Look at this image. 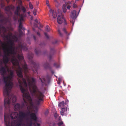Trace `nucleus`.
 <instances>
[{"label": "nucleus", "mask_w": 126, "mask_h": 126, "mask_svg": "<svg viewBox=\"0 0 126 126\" xmlns=\"http://www.w3.org/2000/svg\"><path fill=\"white\" fill-rule=\"evenodd\" d=\"M23 96L25 99L23 98V101L26 105L25 108H27L28 111L26 113L24 112L19 111L18 114L17 112H12L10 115L11 119H17L12 121L11 123L10 121L9 116L7 112L10 111L9 108L10 102H12L13 104H14L16 101L15 102H13L12 98H11L9 106H8L7 105H6L5 106L4 105L5 108L4 119L6 126H13V124L15 126H32V121H30V122H29L28 121H26V123L25 124L23 122V121L25 118L29 115L30 116V114L31 113V110L33 108V106L32 100L28 93H24Z\"/></svg>", "instance_id": "1"}, {"label": "nucleus", "mask_w": 126, "mask_h": 126, "mask_svg": "<svg viewBox=\"0 0 126 126\" xmlns=\"http://www.w3.org/2000/svg\"><path fill=\"white\" fill-rule=\"evenodd\" d=\"M4 37L8 40L9 42L7 44H10L8 47L7 44L1 43L2 49L3 51L4 54L3 58V61L4 63H7L9 61V57L10 55H12L11 58V62L13 65L18 64V61H22L24 62V64L22 65V68L25 74H26L28 72V69L26 64L24 61L23 56L22 54H17L16 51L19 50L21 53V50H26L28 48L25 43H23L22 42L19 43L18 42V45L17 47H15L13 46V43L12 40L9 38L8 35L4 36Z\"/></svg>", "instance_id": "2"}, {"label": "nucleus", "mask_w": 126, "mask_h": 126, "mask_svg": "<svg viewBox=\"0 0 126 126\" xmlns=\"http://www.w3.org/2000/svg\"><path fill=\"white\" fill-rule=\"evenodd\" d=\"M18 61V65H13L14 66H17L18 67L16 70L17 75L18 77L17 79V80L20 90L21 92L23 94V98L25 99L23 96L24 93H28L30 95L29 92L25 89L22 86L23 84L24 87L25 88H27L28 86L31 95L34 96L35 98V103L37 105H39L42 102L44 101L43 98L44 95V94L39 90L36 85H34L32 89L31 87L32 86V84L30 82H29L28 85L26 79L23 78L22 72V69L20 67L19 65V61Z\"/></svg>", "instance_id": "3"}, {"label": "nucleus", "mask_w": 126, "mask_h": 126, "mask_svg": "<svg viewBox=\"0 0 126 126\" xmlns=\"http://www.w3.org/2000/svg\"><path fill=\"white\" fill-rule=\"evenodd\" d=\"M7 71L10 73L9 75L7 77L4 76L3 79L5 85L4 88L3 93L4 97V105L6 106L7 105L9 106L10 101L11 98H12V102H15L16 100V97L13 94L9 95L11 90L13 86V84L11 81L13 77V72L12 70L9 69H7Z\"/></svg>", "instance_id": "4"}, {"label": "nucleus", "mask_w": 126, "mask_h": 126, "mask_svg": "<svg viewBox=\"0 0 126 126\" xmlns=\"http://www.w3.org/2000/svg\"><path fill=\"white\" fill-rule=\"evenodd\" d=\"M0 18H3L0 19V23L2 25H1L0 24V34L1 33L4 34L7 30L4 26L6 25L7 23L9 22V20L8 17H4L3 15L0 14Z\"/></svg>", "instance_id": "5"}, {"label": "nucleus", "mask_w": 126, "mask_h": 126, "mask_svg": "<svg viewBox=\"0 0 126 126\" xmlns=\"http://www.w3.org/2000/svg\"><path fill=\"white\" fill-rule=\"evenodd\" d=\"M33 56V54L31 52H29L28 55V57L29 60V63L31 64V66H33V68H34L35 70L36 71L37 66L36 63L32 60Z\"/></svg>", "instance_id": "6"}, {"label": "nucleus", "mask_w": 126, "mask_h": 126, "mask_svg": "<svg viewBox=\"0 0 126 126\" xmlns=\"http://www.w3.org/2000/svg\"><path fill=\"white\" fill-rule=\"evenodd\" d=\"M3 63L5 64V66L3 67V63L2 62H0V72L1 74L4 76L6 73L5 68H6L8 69H9L7 65L6 64L8 63V62L7 63H4L3 61Z\"/></svg>", "instance_id": "7"}, {"label": "nucleus", "mask_w": 126, "mask_h": 126, "mask_svg": "<svg viewBox=\"0 0 126 126\" xmlns=\"http://www.w3.org/2000/svg\"><path fill=\"white\" fill-rule=\"evenodd\" d=\"M57 21V22L59 24H62L63 21H64L65 25H66L67 24L65 18L63 17V16L62 14L58 16Z\"/></svg>", "instance_id": "8"}, {"label": "nucleus", "mask_w": 126, "mask_h": 126, "mask_svg": "<svg viewBox=\"0 0 126 126\" xmlns=\"http://www.w3.org/2000/svg\"><path fill=\"white\" fill-rule=\"evenodd\" d=\"M26 106L25 102L22 103L21 105L18 103L16 104L14 106V109L16 111H17L23 108H25Z\"/></svg>", "instance_id": "9"}, {"label": "nucleus", "mask_w": 126, "mask_h": 126, "mask_svg": "<svg viewBox=\"0 0 126 126\" xmlns=\"http://www.w3.org/2000/svg\"><path fill=\"white\" fill-rule=\"evenodd\" d=\"M55 52L56 51L54 47H50L49 53L48 56L50 60H51L53 57Z\"/></svg>", "instance_id": "10"}, {"label": "nucleus", "mask_w": 126, "mask_h": 126, "mask_svg": "<svg viewBox=\"0 0 126 126\" xmlns=\"http://www.w3.org/2000/svg\"><path fill=\"white\" fill-rule=\"evenodd\" d=\"M14 8L15 7L14 6L12 5H11L5 7V11H7V12H9L11 14V12L10 11V10H13L14 9Z\"/></svg>", "instance_id": "11"}, {"label": "nucleus", "mask_w": 126, "mask_h": 126, "mask_svg": "<svg viewBox=\"0 0 126 126\" xmlns=\"http://www.w3.org/2000/svg\"><path fill=\"white\" fill-rule=\"evenodd\" d=\"M39 78L41 82L42 85V86H47V82L46 81L45 78L44 77H39Z\"/></svg>", "instance_id": "12"}, {"label": "nucleus", "mask_w": 126, "mask_h": 126, "mask_svg": "<svg viewBox=\"0 0 126 126\" xmlns=\"http://www.w3.org/2000/svg\"><path fill=\"white\" fill-rule=\"evenodd\" d=\"M70 16L71 18H76L77 16L76 11L75 10H73L72 11Z\"/></svg>", "instance_id": "13"}, {"label": "nucleus", "mask_w": 126, "mask_h": 126, "mask_svg": "<svg viewBox=\"0 0 126 126\" xmlns=\"http://www.w3.org/2000/svg\"><path fill=\"white\" fill-rule=\"evenodd\" d=\"M30 116L31 118L35 121H36L37 120V118L36 114L35 113H32L30 114Z\"/></svg>", "instance_id": "14"}, {"label": "nucleus", "mask_w": 126, "mask_h": 126, "mask_svg": "<svg viewBox=\"0 0 126 126\" xmlns=\"http://www.w3.org/2000/svg\"><path fill=\"white\" fill-rule=\"evenodd\" d=\"M19 17V20H18V22H22L24 20L23 18L25 16V15L23 14H20L18 16Z\"/></svg>", "instance_id": "15"}, {"label": "nucleus", "mask_w": 126, "mask_h": 126, "mask_svg": "<svg viewBox=\"0 0 126 126\" xmlns=\"http://www.w3.org/2000/svg\"><path fill=\"white\" fill-rule=\"evenodd\" d=\"M43 66L44 68L46 69L48 68H50L49 65L48 63L47 62L44 63Z\"/></svg>", "instance_id": "16"}, {"label": "nucleus", "mask_w": 126, "mask_h": 126, "mask_svg": "<svg viewBox=\"0 0 126 126\" xmlns=\"http://www.w3.org/2000/svg\"><path fill=\"white\" fill-rule=\"evenodd\" d=\"M67 110V109L64 108H62L61 111V114L62 116L64 114L65 112Z\"/></svg>", "instance_id": "17"}, {"label": "nucleus", "mask_w": 126, "mask_h": 126, "mask_svg": "<svg viewBox=\"0 0 126 126\" xmlns=\"http://www.w3.org/2000/svg\"><path fill=\"white\" fill-rule=\"evenodd\" d=\"M5 6V5L3 0H0V6L2 8H3Z\"/></svg>", "instance_id": "18"}, {"label": "nucleus", "mask_w": 126, "mask_h": 126, "mask_svg": "<svg viewBox=\"0 0 126 126\" xmlns=\"http://www.w3.org/2000/svg\"><path fill=\"white\" fill-rule=\"evenodd\" d=\"M52 16L53 18H56L57 16V14L55 10H53L52 13Z\"/></svg>", "instance_id": "19"}, {"label": "nucleus", "mask_w": 126, "mask_h": 126, "mask_svg": "<svg viewBox=\"0 0 126 126\" xmlns=\"http://www.w3.org/2000/svg\"><path fill=\"white\" fill-rule=\"evenodd\" d=\"M70 22L72 23V26H73L74 23L75 19L76 18H71L70 17Z\"/></svg>", "instance_id": "20"}, {"label": "nucleus", "mask_w": 126, "mask_h": 126, "mask_svg": "<svg viewBox=\"0 0 126 126\" xmlns=\"http://www.w3.org/2000/svg\"><path fill=\"white\" fill-rule=\"evenodd\" d=\"M12 38L14 39V41L16 42H17L18 41V39L16 36L14 35H13Z\"/></svg>", "instance_id": "21"}, {"label": "nucleus", "mask_w": 126, "mask_h": 126, "mask_svg": "<svg viewBox=\"0 0 126 126\" xmlns=\"http://www.w3.org/2000/svg\"><path fill=\"white\" fill-rule=\"evenodd\" d=\"M59 107H62L64 106V102L62 101L59 103L58 104Z\"/></svg>", "instance_id": "22"}, {"label": "nucleus", "mask_w": 126, "mask_h": 126, "mask_svg": "<svg viewBox=\"0 0 126 126\" xmlns=\"http://www.w3.org/2000/svg\"><path fill=\"white\" fill-rule=\"evenodd\" d=\"M58 43V40H54L52 41V44L55 45L57 44Z\"/></svg>", "instance_id": "23"}, {"label": "nucleus", "mask_w": 126, "mask_h": 126, "mask_svg": "<svg viewBox=\"0 0 126 126\" xmlns=\"http://www.w3.org/2000/svg\"><path fill=\"white\" fill-rule=\"evenodd\" d=\"M17 3L18 4V6H21V7L22 6V1L21 0H18L17 2Z\"/></svg>", "instance_id": "24"}, {"label": "nucleus", "mask_w": 126, "mask_h": 126, "mask_svg": "<svg viewBox=\"0 0 126 126\" xmlns=\"http://www.w3.org/2000/svg\"><path fill=\"white\" fill-rule=\"evenodd\" d=\"M19 12V11H18L17 10H16L15 12V15L18 16L20 14Z\"/></svg>", "instance_id": "25"}, {"label": "nucleus", "mask_w": 126, "mask_h": 126, "mask_svg": "<svg viewBox=\"0 0 126 126\" xmlns=\"http://www.w3.org/2000/svg\"><path fill=\"white\" fill-rule=\"evenodd\" d=\"M65 4H63V11L65 13L66 11V8Z\"/></svg>", "instance_id": "26"}, {"label": "nucleus", "mask_w": 126, "mask_h": 126, "mask_svg": "<svg viewBox=\"0 0 126 126\" xmlns=\"http://www.w3.org/2000/svg\"><path fill=\"white\" fill-rule=\"evenodd\" d=\"M21 9L23 11L24 13H25L26 12V9L23 6H22L21 7Z\"/></svg>", "instance_id": "27"}, {"label": "nucleus", "mask_w": 126, "mask_h": 126, "mask_svg": "<svg viewBox=\"0 0 126 126\" xmlns=\"http://www.w3.org/2000/svg\"><path fill=\"white\" fill-rule=\"evenodd\" d=\"M35 52L36 54L37 55H39L40 52V51L37 50L36 49H35Z\"/></svg>", "instance_id": "28"}, {"label": "nucleus", "mask_w": 126, "mask_h": 126, "mask_svg": "<svg viewBox=\"0 0 126 126\" xmlns=\"http://www.w3.org/2000/svg\"><path fill=\"white\" fill-rule=\"evenodd\" d=\"M63 32L65 33L68 36L70 35V34L68 33L66 31V29L65 28H64L63 29Z\"/></svg>", "instance_id": "29"}, {"label": "nucleus", "mask_w": 126, "mask_h": 126, "mask_svg": "<svg viewBox=\"0 0 126 126\" xmlns=\"http://www.w3.org/2000/svg\"><path fill=\"white\" fill-rule=\"evenodd\" d=\"M45 29L46 30L47 32H49L50 29V27L48 26H46L45 28Z\"/></svg>", "instance_id": "30"}, {"label": "nucleus", "mask_w": 126, "mask_h": 126, "mask_svg": "<svg viewBox=\"0 0 126 126\" xmlns=\"http://www.w3.org/2000/svg\"><path fill=\"white\" fill-rule=\"evenodd\" d=\"M19 28L21 29H22L23 28L22 27V22H19Z\"/></svg>", "instance_id": "31"}, {"label": "nucleus", "mask_w": 126, "mask_h": 126, "mask_svg": "<svg viewBox=\"0 0 126 126\" xmlns=\"http://www.w3.org/2000/svg\"><path fill=\"white\" fill-rule=\"evenodd\" d=\"M54 1L55 3V4L57 7H58L59 5V3L57 0H54Z\"/></svg>", "instance_id": "32"}, {"label": "nucleus", "mask_w": 126, "mask_h": 126, "mask_svg": "<svg viewBox=\"0 0 126 126\" xmlns=\"http://www.w3.org/2000/svg\"><path fill=\"white\" fill-rule=\"evenodd\" d=\"M54 66L57 68H58L59 67L60 65L56 63H54Z\"/></svg>", "instance_id": "33"}, {"label": "nucleus", "mask_w": 126, "mask_h": 126, "mask_svg": "<svg viewBox=\"0 0 126 126\" xmlns=\"http://www.w3.org/2000/svg\"><path fill=\"white\" fill-rule=\"evenodd\" d=\"M13 35V34L11 33V32H10L8 34V35L9 36V38L10 39L11 37H13V35Z\"/></svg>", "instance_id": "34"}, {"label": "nucleus", "mask_w": 126, "mask_h": 126, "mask_svg": "<svg viewBox=\"0 0 126 126\" xmlns=\"http://www.w3.org/2000/svg\"><path fill=\"white\" fill-rule=\"evenodd\" d=\"M29 7L31 9H32L33 8V5L31 4V2H30L29 3Z\"/></svg>", "instance_id": "35"}, {"label": "nucleus", "mask_w": 126, "mask_h": 126, "mask_svg": "<svg viewBox=\"0 0 126 126\" xmlns=\"http://www.w3.org/2000/svg\"><path fill=\"white\" fill-rule=\"evenodd\" d=\"M65 6L66 7H67V9H69L71 7V6L70 5H68L67 4H66L65 5Z\"/></svg>", "instance_id": "36"}, {"label": "nucleus", "mask_w": 126, "mask_h": 126, "mask_svg": "<svg viewBox=\"0 0 126 126\" xmlns=\"http://www.w3.org/2000/svg\"><path fill=\"white\" fill-rule=\"evenodd\" d=\"M37 11V10L34 9L33 11V14H34V15L35 16L36 15V12Z\"/></svg>", "instance_id": "37"}, {"label": "nucleus", "mask_w": 126, "mask_h": 126, "mask_svg": "<svg viewBox=\"0 0 126 126\" xmlns=\"http://www.w3.org/2000/svg\"><path fill=\"white\" fill-rule=\"evenodd\" d=\"M63 124V122L62 121L58 123L57 125L59 126H60L61 125Z\"/></svg>", "instance_id": "38"}, {"label": "nucleus", "mask_w": 126, "mask_h": 126, "mask_svg": "<svg viewBox=\"0 0 126 126\" xmlns=\"http://www.w3.org/2000/svg\"><path fill=\"white\" fill-rule=\"evenodd\" d=\"M20 8H21V6H18L16 7V10H17L18 11H19Z\"/></svg>", "instance_id": "39"}, {"label": "nucleus", "mask_w": 126, "mask_h": 126, "mask_svg": "<svg viewBox=\"0 0 126 126\" xmlns=\"http://www.w3.org/2000/svg\"><path fill=\"white\" fill-rule=\"evenodd\" d=\"M46 3L47 5L48 6H49V3L48 0H46Z\"/></svg>", "instance_id": "40"}, {"label": "nucleus", "mask_w": 126, "mask_h": 126, "mask_svg": "<svg viewBox=\"0 0 126 126\" xmlns=\"http://www.w3.org/2000/svg\"><path fill=\"white\" fill-rule=\"evenodd\" d=\"M45 43L44 42H43L40 43V44L41 46H45Z\"/></svg>", "instance_id": "41"}, {"label": "nucleus", "mask_w": 126, "mask_h": 126, "mask_svg": "<svg viewBox=\"0 0 126 126\" xmlns=\"http://www.w3.org/2000/svg\"><path fill=\"white\" fill-rule=\"evenodd\" d=\"M32 83H34L35 81V80L34 78H32Z\"/></svg>", "instance_id": "42"}, {"label": "nucleus", "mask_w": 126, "mask_h": 126, "mask_svg": "<svg viewBox=\"0 0 126 126\" xmlns=\"http://www.w3.org/2000/svg\"><path fill=\"white\" fill-rule=\"evenodd\" d=\"M58 32L59 33V34L60 36H63V34L61 33L60 31L59 30H58Z\"/></svg>", "instance_id": "43"}, {"label": "nucleus", "mask_w": 126, "mask_h": 126, "mask_svg": "<svg viewBox=\"0 0 126 126\" xmlns=\"http://www.w3.org/2000/svg\"><path fill=\"white\" fill-rule=\"evenodd\" d=\"M22 29L23 30H24L25 29V28H23L22 29H21L20 28H19V30H18V31L19 32H22V31H21V30Z\"/></svg>", "instance_id": "44"}, {"label": "nucleus", "mask_w": 126, "mask_h": 126, "mask_svg": "<svg viewBox=\"0 0 126 126\" xmlns=\"http://www.w3.org/2000/svg\"><path fill=\"white\" fill-rule=\"evenodd\" d=\"M39 23H34V26L35 27H38V24Z\"/></svg>", "instance_id": "45"}, {"label": "nucleus", "mask_w": 126, "mask_h": 126, "mask_svg": "<svg viewBox=\"0 0 126 126\" xmlns=\"http://www.w3.org/2000/svg\"><path fill=\"white\" fill-rule=\"evenodd\" d=\"M44 34L45 36L48 39L49 38L48 36L47 35V34L45 32L44 33Z\"/></svg>", "instance_id": "46"}, {"label": "nucleus", "mask_w": 126, "mask_h": 126, "mask_svg": "<svg viewBox=\"0 0 126 126\" xmlns=\"http://www.w3.org/2000/svg\"><path fill=\"white\" fill-rule=\"evenodd\" d=\"M73 8H76L77 7V6L76 4L74 3L73 4Z\"/></svg>", "instance_id": "47"}, {"label": "nucleus", "mask_w": 126, "mask_h": 126, "mask_svg": "<svg viewBox=\"0 0 126 126\" xmlns=\"http://www.w3.org/2000/svg\"><path fill=\"white\" fill-rule=\"evenodd\" d=\"M48 110H47L45 112V114L46 115L48 114Z\"/></svg>", "instance_id": "48"}, {"label": "nucleus", "mask_w": 126, "mask_h": 126, "mask_svg": "<svg viewBox=\"0 0 126 126\" xmlns=\"http://www.w3.org/2000/svg\"><path fill=\"white\" fill-rule=\"evenodd\" d=\"M53 10V11L51 9H50L49 10V12L51 13V14H52Z\"/></svg>", "instance_id": "49"}, {"label": "nucleus", "mask_w": 126, "mask_h": 126, "mask_svg": "<svg viewBox=\"0 0 126 126\" xmlns=\"http://www.w3.org/2000/svg\"><path fill=\"white\" fill-rule=\"evenodd\" d=\"M54 116L55 117H57L58 116V115L57 113H55L54 114Z\"/></svg>", "instance_id": "50"}, {"label": "nucleus", "mask_w": 126, "mask_h": 126, "mask_svg": "<svg viewBox=\"0 0 126 126\" xmlns=\"http://www.w3.org/2000/svg\"><path fill=\"white\" fill-rule=\"evenodd\" d=\"M35 22L36 23H39L38 22L37 19L35 20Z\"/></svg>", "instance_id": "51"}, {"label": "nucleus", "mask_w": 126, "mask_h": 126, "mask_svg": "<svg viewBox=\"0 0 126 126\" xmlns=\"http://www.w3.org/2000/svg\"><path fill=\"white\" fill-rule=\"evenodd\" d=\"M19 35L20 36H21L22 35H23V32H22L21 33V32H19Z\"/></svg>", "instance_id": "52"}, {"label": "nucleus", "mask_w": 126, "mask_h": 126, "mask_svg": "<svg viewBox=\"0 0 126 126\" xmlns=\"http://www.w3.org/2000/svg\"><path fill=\"white\" fill-rule=\"evenodd\" d=\"M33 37L34 40H36V38L35 36L34 35H33Z\"/></svg>", "instance_id": "53"}, {"label": "nucleus", "mask_w": 126, "mask_h": 126, "mask_svg": "<svg viewBox=\"0 0 126 126\" xmlns=\"http://www.w3.org/2000/svg\"><path fill=\"white\" fill-rule=\"evenodd\" d=\"M36 124L37 126H40V125L39 124L37 123Z\"/></svg>", "instance_id": "54"}, {"label": "nucleus", "mask_w": 126, "mask_h": 126, "mask_svg": "<svg viewBox=\"0 0 126 126\" xmlns=\"http://www.w3.org/2000/svg\"><path fill=\"white\" fill-rule=\"evenodd\" d=\"M37 34L39 35V36H40V34L38 32H37Z\"/></svg>", "instance_id": "55"}, {"label": "nucleus", "mask_w": 126, "mask_h": 126, "mask_svg": "<svg viewBox=\"0 0 126 126\" xmlns=\"http://www.w3.org/2000/svg\"><path fill=\"white\" fill-rule=\"evenodd\" d=\"M2 107H0V112L1 111V110H2Z\"/></svg>", "instance_id": "56"}, {"label": "nucleus", "mask_w": 126, "mask_h": 126, "mask_svg": "<svg viewBox=\"0 0 126 126\" xmlns=\"http://www.w3.org/2000/svg\"><path fill=\"white\" fill-rule=\"evenodd\" d=\"M1 81H2V80H1V79H0V84H1Z\"/></svg>", "instance_id": "57"}, {"label": "nucleus", "mask_w": 126, "mask_h": 126, "mask_svg": "<svg viewBox=\"0 0 126 126\" xmlns=\"http://www.w3.org/2000/svg\"><path fill=\"white\" fill-rule=\"evenodd\" d=\"M51 73H52L53 74L54 73V72L53 71H52V70H51Z\"/></svg>", "instance_id": "58"}, {"label": "nucleus", "mask_w": 126, "mask_h": 126, "mask_svg": "<svg viewBox=\"0 0 126 126\" xmlns=\"http://www.w3.org/2000/svg\"><path fill=\"white\" fill-rule=\"evenodd\" d=\"M6 0L7 3H9V2L10 0Z\"/></svg>", "instance_id": "59"}, {"label": "nucleus", "mask_w": 126, "mask_h": 126, "mask_svg": "<svg viewBox=\"0 0 126 126\" xmlns=\"http://www.w3.org/2000/svg\"><path fill=\"white\" fill-rule=\"evenodd\" d=\"M33 31H34L35 32V29H34V28H33Z\"/></svg>", "instance_id": "60"}, {"label": "nucleus", "mask_w": 126, "mask_h": 126, "mask_svg": "<svg viewBox=\"0 0 126 126\" xmlns=\"http://www.w3.org/2000/svg\"><path fill=\"white\" fill-rule=\"evenodd\" d=\"M31 13L30 12H28V14H29V15H30Z\"/></svg>", "instance_id": "61"}, {"label": "nucleus", "mask_w": 126, "mask_h": 126, "mask_svg": "<svg viewBox=\"0 0 126 126\" xmlns=\"http://www.w3.org/2000/svg\"><path fill=\"white\" fill-rule=\"evenodd\" d=\"M33 125L34 126H36V124H35V123H34L33 124Z\"/></svg>", "instance_id": "62"}, {"label": "nucleus", "mask_w": 126, "mask_h": 126, "mask_svg": "<svg viewBox=\"0 0 126 126\" xmlns=\"http://www.w3.org/2000/svg\"><path fill=\"white\" fill-rule=\"evenodd\" d=\"M2 43V42L0 40V44Z\"/></svg>", "instance_id": "63"}, {"label": "nucleus", "mask_w": 126, "mask_h": 126, "mask_svg": "<svg viewBox=\"0 0 126 126\" xmlns=\"http://www.w3.org/2000/svg\"><path fill=\"white\" fill-rule=\"evenodd\" d=\"M69 4H71V2H69Z\"/></svg>", "instance_id": "64"}]
</instances>
